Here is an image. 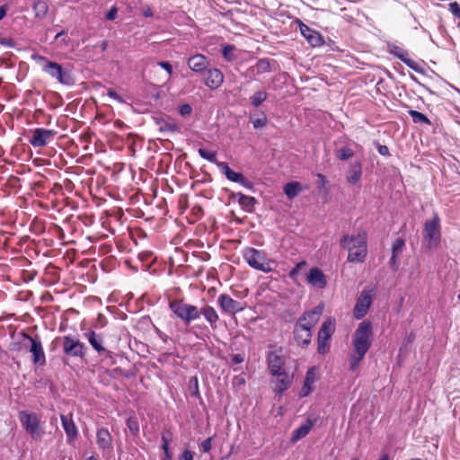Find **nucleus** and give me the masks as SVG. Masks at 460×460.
I'll use <instances>...</instances> for the list:
<instances>
[{
  "label": "nucleus",
  "mask_w": 460,
  "mask_h": 460,
  "mask_svg": "<svg viewBox=\"0 0 460 460\" xmlns=\"http://www.w3.org/2000/svg\"><path fill=\"white\" fill-rule=\"evenodd\" d=\"M373 339L372 325L368 321H362L352 337V351L349 354V369L355 371L368 351Z\"/></svg>",
  "instance_id": "nucleus-1"
},
{
  "label": "nucleus",
  "mask_w": 460,
  "mask_h": 460,
  "mask_svg": "<svg viewBox=\"0 0 460 460\" xmlns=\"http://www.w3.org/2000/svg\"><path fill=\"white\" fill-rule=\"evenodd\" d=\"M341 243L349 252V261L362 262L365 260L367 256V234L364 231H359L354 235H344Z\"/></svg>",
  "instance_id": "nucleus-2"
},
{
  "label": "nucleus",
  "mask_w": 460,
  "mask_h": 460,
  "mask_svg": "<svg viewBox=\"0 0 460 460\" xmlns=\"http://www.w3.org/2000/svg\"><path fill=\"white\" fill-rule=\"evenodd\" d=\"M33 59L41 66V69L49 75L52 78L57 79L62 84H72L73 79L70 74L65 71L62 66L56 63L48 60L41 56H34Z\"/></svg>",
  "instance_id": "nucleus-3"
},
{
  "label": "nucleus",
  "mask_w": 460,
  "mask_h": 460,
  "mask_svg": "<svg viewBox=\"0 0 460 460\" xmlns=\"http://www.w3.org/2000/svg\"><path fill=\"white\" fill-rule=\"evenodd\" d=\"M243 255L250 267L265 273L272 270L273 261L269 259L263 252L248 247L243 250Z\"/></svg>",
  "instance_id": "nucleus-4"
},
{
  "label": "nucleus",
  "mask_w": 460,
  "mask_h": 460,
  "mask_svg": "<svg viewBox=\"0 0 460 460\" xmlns=\"http://www.w3.org/2000/svg\"><path fill=\"white\" fill-rule=\"evenodd\" d=\"M19 420L22 428L31 437L32 439L41 440L44 431L41 427V420L39 415L34 412L21 411Z\"/></svg>",
  "instance_id": "nucleus-5"
},
{
  "label": "nucleus",
  "mask_w": 460,
  "mask_h": 460,
  "mask_svg": "<svg viewBox=\"0 0 460 460\" xmlns=\"http://www.w3.org/2000/svg\"><path fill=\"white\" fill-rule=\"evenodd\" d=\"M440 241V220L438 216H435L424 225L423 242L429 249H435L438 247Z\"/></svg>",
  "instance_id": "nucleus-6"
},
{
  "label": "nucleus",
  "mask_w": 460,
  "mask_h": 460,
  "mask_svg": "<svg viewBox=\"0 0 460 460\" xmlns=\"http://www.w3.org/2000/svg\"><path fill=\"white\" fill-rule=\"evenodd\" d=\"M375 294V289L372 288H365L361 291L353 309V315L356 319H361L367 314Z\"/></svg>",
  "instance_id": "nucleus-7"
},
{
  "label": "nucleus",
  "mask_w": 460,
  "mask_h": 460,
  "mask_svg": "<svg viewBox=\"0 0 460 460\" xmlns=\"http://www.w3.org/2000/svg\"><path fill=\"white\" fill-rule=\"evenodd\" d=\"M172 312L181 319L185 323L199 318V310L197 306L183 303L181 301H176L170 305Z\"/></svg>",
  "instance_id": "nucleus-8"
},
{
  "label": "nucleus",
  "mask_w": 460,
  "mask_h": 460,
  "mask_svg": "<svg viewBox=\"0 0 460 460\" xmlns=\"http://www.w3.org/2000/svg\"><path fill=\"white\" fill-rule=\"evenodd\" d=\"M21 343L32 354V361L34 364L40 366L45 364V354L40 340L22 333Z\"/></svg>",
  "instance_id": "nucleus-9"
},
{
  "label": "nucleus",
  "mask_w": 460,
  "mask_h": 460,
  "mask_svg": "<svg viewBox=\"0 0 460 460\" xmlns=\"http://www.w3.org/2000/svg\"><path fill=\"white\" fill-rule=\"evenodd\" d=\"M320 377L319 367L313 366L307 369L305 375L303 385L299 390L298 395L300 398L309 396L316 388V384Z\"/></svg>",
  "instance_id": "nucleus-10"
},
{
  "label": "nucleus",
  "mask_w": 460,
  "mask_h": 460,
  "mask_svg": "<svg viewBox=\"0 0 460 460\" xmlns=\"http://www.w3.org/2000/svg\"><path fill=\"white\" fill-rule=\"evenodd\" d=\"M217 304L222 313L234 314L244 309V305L233 299L229 295L221 294L217 297Z\"/></svg>",
  "instance_id": "nucleus-11"
},
{
  "label": "nucleus",
  "mask_w": 460,
  "mask_h": 460,
  "mask_svg": "<svg viewBox=\"0 0 460 460\" xmlns=\"http://www.w3.org/2000/svg\"><path fill=\"white\" fill-rule=\"evenodd\" d=\"M217 165L229 181L237 182L247 189L252 188V183L251 181H249L242 173L233 171L226 163L220 162L217 163Z\"/></svg>",
  "instance_id": "nucleus-12"
},
{
  "label": "nucleus",
  "mask_w": 460,
  "mask_h": 460,
  "mask_svg": "<svg viewBox=\"0 0 460 460\" xmlns=\"http://www.w3.org/2000/svg\"><path fill=\"white\" fill-rule=\"evenodd\" d=\"M63 349L66 354L72 357H84V345L70 336L64 337Z\"/></svg>",
  "instance_id": "nucleus-13"
},
{
  "label": "nucleus",
  "mask_w": 460,
  "mask_h": 460,
  "mask_svg": "<svg viewBox=\"0 0 460 460\" xmlns=\"http://www.w3.org/2000/svg\"><path fill=\"white\" fill-rule=\"evenodd\" d=\"M306 282L314 288L323 289L327 285L326 276L317 267H314L308 270L305 275Z\"/></svg>",
  "instance_id": "nucleus-14"
},
{
  "label": "nucleus",
  "mask_w": 460,
  "mask_h": 460,
  "mask_svg": "<svg viewBox=\"0 0 460 460\" xmlns=\"http://www.w3.org/2000/svg\"><path fill=\"white\" fill-rule=\"evenodd\" d=\"M54 137V131L45 128H37L33 131L31 144L35 147H41L48 145Z\"/></svg>",
  "instance_id": "nucleus-15"
},
{
  "label": "nucleus",
  "mask_w": 460,
  "mask_h": 460,
  "mask_svg": "<svg viewBox=\"0 0 460 460\" xmlns=\"http://www.w3.org/2000/svg\"><path fill=\"white\" fill-rule=\"evenodd\" d=\"M285 364L281 350H271L268 355V366L271 375L279 374L283 371L282 367Z\"/></svg>",
  "instance_id": "nucleus-16"
},
{
  "label": "nucleus",
  "mask_w": 460,
  "mask_h": 460,
  "mask_svg": "<svg viewBox=\"0 0 460 460\" xmlns=\"http://www.w3.org/2000/svg\"><path fill=\"white\" fill-rule=\"evenodd\" d=\"M112 437L107 429H100L96 433V442L100 450L111 453L113 449Z\"/></svg>",
  "instance_id": "nucleus-17"
},
{
  "label": "nucleus",
  "mask_w": 460,
  "mask_h": 460,
  "mask_svg": "<svg viewBox=\"0 0 460 460\" xmlns=\"http://www.w3.org/2000/svg\"><path fill=\"white\" fill-rule=\"evenodd\" d=\"M323 311V305H320L314 307L313 310L305 313L303 317L298 320V323H302L312 329L319 321Z\"/></svg>",
  "instance_id": "nucleus-18"
},
{
  "label": "nucleus",
  "mask_w": 460,
  "mask_h": 460,
  "mask_svg": "<svg viewBox=\"0 0 460 460\" xmlns=\"http://www.w3.org/2000/svg\"><path fill=\"white\" fill-rule=\"evenodd\" d=\"M224 82V75L217 68L208 69L205 77V84L210 89H217Z\"/></svg>",
  "instance_id": "nucleus-19"
},
{
  "label": "nucleus",
  "mask_w": 460,
  "mask_h": 460,
  "mask_svg": "<svg viewBox=\"0 0 460 460\" xmlns=\"http://www.w3.org/2000/svg\"><path fill=\"white\" fill-rule=\"evenodd\" d=\"M273 376H277V380L273 388L276 394H281L293 383V376L288 374L285 371H281L279 374H274Z\"/></svg>",
  "instance_id": "nucleus-20"
},
{
  "label": "nucleus",
  "mask_w": 460,
  "mask_h": 460,
  "mask_svg": "<svg viewBox=\"0 0 460 460\" xmlns=\"http://www.w3.org/2000/svg\"><path fill=\"white\" fill-rule=\"evenodd\" d=\"M311 329L302 323H296L295 327V339L298 345L307 346L311 342Z\"/></svg>",
  "instance_id": "nucleus-21"
},
{
  "label": "nucleus",
  "mask_w": 460,
  "mask_h": 460,
  "mask_svg": "<svg viewBox=\"0 0 460 460\" xmlns=\"http://www.w3.org/2000/svg\"><path fill=\"white\" fill-rule=\"evenodd\" d=\"M314 427V421L310 419H307L304 423H302L299 427L295 429L290 437V441L292 443H296L303 438H305Z\"/></svg>",
  "instance_id": "nucleus-22"
},
{
  "label": "nucleus",
  "mask_w": 460,
  "mask_h": 460,
  "mask_svg": "<svg viewBox=\"0 0 460 460\" xmlns=\"http://www.w3.org/2000/svg\"><path fill=\"white\" fill-rule=\"evenodd\" d=\"M188 66L194 72H202L208 68V60L205 56L196 54L188 59Z\"/></svg>",
  "instance_id": "nucleus-23"
},
{
  "label": "nucleus",
  "mask_w": 460,
  "mask_h": 460,
  "mask_svg": "<svg viewBox=\"0 0 460 460\" xmlns=\"http://www.w3.org/2000/svg\"><path fill=\"white\" fill-rule=\"evenodd\" d=\"M362 165L359 162H354L349 164L346 172L347 181L351 185H356L361 179Z\"/></svg>",
  "instance_id": "nucleus-24"
},
{
  "label": "nucleus",
  "mask_w": 460,
  "mask_h": 460,
  "mask_svg": "<svg viewBox=\"0 0 460 460\" xmlns=\"http://www.w3.org/2000/svg\"><path fill=\"white\" fill-rule=\"evenodd\" d=\"M302 35L307 40L308 43L313 47L321 46L323 42L322 36L317 31L311 30L305 24L300 26Z\"/></svg>",
  "instance_id": "nucleus-25"
},
{
  "label": "nucleus",
  "mask_w": 460,
  "mask_h": 460,
  "mask_svg": "<svg viewBox=\"0 0 460 460\" xmlns=\"http://www.w3.org/2000/svg\"><path fill=\"white\" fill-rule=\"evenodd\" d=\"M61 422L63 429L67 437V440L70 442L74 440L77 436V428L73 420L71 415H61Z\"/></svg>",
  "instance_id": "nucleus-26"
},
{
  "label": "nucleus",
  "mask_w": 460,
  "mask_h": 460,
  "mask_svg": "<svg viewBox=\"0 0 460 460\" xmlns=\"http://www.w3.org/2000/svg\"><path fill=\"white\" fill-rule=\"evenodd\" d=\"M334 331H335V319L332 317H329L323 322V323L318 332V337H320L321 339L330 340V338L333 334Z\"/></svg>",
  "instance_id": "nucleus-27"
},
{
  "label": "nucleus",
  "mask_w": 460,
  "mask_h": 460,
  "mask_svg": "<svg viewBox=\"0 0 460 460\" xmlns=\"http://www.w3.org/2000/svg\"><path fill=\"white\" fill-rule=\"evenodd\" d=\"M302 190V185L297 181H291L284 186V192L290 199L296 197Z\"/></svg>",
  "instance_id": "nucleus-28"
},
{
  "label": "nucleus",
  "mask_w": 460,
  "mask_h": 460,
  "mask_svg": "<svg viewBox=\"0 0 460 460\" xmlns=\"http://www.w3.org/2000/svg\"><path fill=\"white\" fill-rule=\"evenodd\" d=\"M202 314L208 323L212 326L218 321V314L217 311L210 305L204 306L200 311L199 314Z\"/></svg>",
  "instance_id": "nucleus-29"
},
{
  "label": "nucleus",
  "mask_w": 460,
  "mask_h": 460,
  "mask_svg": "<svg viewBox=\"0 0 460 460\" xmlns=\"http://www.w3.org/2000/svg\"><path fill=\"white\" fill-rule=\"evenodd\" d=\"M85 336L89 343L95 350H97L98 352H102L105 350L104 347L102 346V339L94 332H90L86 333Z\"/></svg>",
  "instance_id": "nucleus-30"
},
{
  "label": "nucleus",
  "mask_w": 460,
  "mask_h": 460,
  "mask_svg": "<svg viewBox=\"0 0 460 460\" xmlns=\"http://www.w3.org/2000/svg\"><path fill=\"white\" fill-rule=\"evenodd\" d=\"M33 11L35 16L40 19H43L46 17L49 12V5L44 0H38L33 4Z\"/></svg>",
  "instance_id": "nucleus-31"
},
{
  "label": "nucleus",
  "mask_w": 460,
  "mask_h": 460,
  "mask_svg": "<svg viewBox=\"0 0 460 460\" xmlns=\"http://www.w3.org/2000/svg\"><path fill=\"white\" fill-rule=\"evenodd\" d=\"M390 52L406 63L408 66H412V61L408 58V54L401 48L394 46L391 48Z\"/></svg>",
  "instance_id": "nucleus-32"
},
{
  "label": "nucleus",
  "mask_w": 460,
  "mask_h": 460,
  "mask_svg": "<svg viewBox=\"0 0 460 460\" xmlns=\"http://www.w3.org/2000/svg\"><path fill=\"white\" fill-rule=\"evenodd\" d=\"M237 196L240 205L248 211L251 210L256 203V200L253 197L245 196L241 193H239Z\"/></svg>",
  "instance_id": "nucleus-33"
},
{
  "label": "nucleus",
  "mask_w": 460,
  "mask_h": 460,
  "mask_svg": "<svg viewBox=\"0 0 460 460\" xmlns=\"http://www.w3.org/2000/svg\"><path fill=\"white\" fill-rule=\"evenodd\" d=\"M404 245H405L404 241L400 238L396 239L394 242L393 247H392L393 255H392V259H391L393 263H395L396 256L402 252Z\"/></svg>",
  "instance_id": "nucleus-34"
},
{
  "label": "nucleus",
  "mask_w": 460,
  "mask_h": 460,
  "mask_svg": "<svg viewBox=\"0 0 460 460\" xmlns=\"http://www.w3.org/2000/svg\"><path fill=\"white\" fill-rule=\"evenodd\" d=\"M267 98V93L264 91L256 92L252 97V104L255 107L260 106Z\"/></svg>",
  "instance_id": "nucleus-35"
},
{
  "label": "nucleus",
  "mask_w": 460,
  "mask_h": 460,
  "mask_svg": "<svg viewBox=\"0 0 460 460\" xmlns=\"http://www.w3.org/2000/svg\"><path fill=\"white\" fill-rule=\"evenodd\" d=\"M199 155L202 158L208 160V162L217 164L216 152L211 151V150H207V149L199 148Z\"/></svg>",
  "instance_id": "nucleus-36"
},
{
  "label": "nucleus",
  "mask_w": 460,
  "mask_h": 460,
  "mask_svg": "<svg viewBox=\"0 0 460 460\" xmlns=\"http://www.w3.org/2000/svg\"><path fill=\"white\" fill-rule=\"evenodd\" d=\"M410 115L415 123L422 122V123L429 124V119L424 114H422L417 111H411Z\"/></svg>",
  "instance_id": "nucleus-37"
},
{
  "label": "nucleus",
  "mask_w": 460,
  "mask_h": 460,
  "mask_svg": "<svg viewBox=\"0 0 460 460\" xmlns=\"http://www.w3.org/2000/svg\"><path fill=\"white\" fill-rule=\"evenodd\" d=\"M353 151L351 148L344 146L339 149L338 151V158L341 160H348L353 156Z\"/></svg>",
  "instance_id": "nucleus-38"
},
{
  "label": "nucleus",
  "mask_w": 460,
  "mask_h": 460,
  "mask_svg": "<svg viewBox=\"0 0 460 460\" xmlns=\"http://www.w3.org/2000/svg\"><path fill=\"white\" fill-rule=\"evenodd\" d=\"M256 73H265L270 70V63L267 60H260L254 66Z\"/></svg>",
  "instance_id": "nucleus-39"
},
{
  "label": "nucleus",
  "mask_w": 460,
  "mask_h": 460,
  "mask_svg": "<svg viewBox=\"0 0 460 460\" xmlns=\"http://www.w3.org/2000/svg\"><path fill=\"white\" fill-rule=\"evenodd\" d=\"M318 353L320 354H325L329 350V340L326 339H321L318 337V348H317Z\"/></svg>",
  "instance_id": "nucleus-40"
},
{
  "label": "nucleus",
  "mask_w": 460,
  "mask_h": 460,
  "mask_svg": "<svg viewBox=\"0 0 460 460\" xmlns=\"http://www.w3.org/2000/svg\"><path fill=\"white\" fill-rule=\"evenodd\" d=\"M234 50V46L226 45L223 48L222 54L226 60L231 61V60L234 59V56L233 54Z\"/></svg>",
  "instance_id": "nucleus-41"
},
{
  "label": "nucleus",
  "mask_w": 460,
  "mask_h": 460,
  "mask_svg": "<svg viewBox=\"0 0 460 460\" xmlns=\"http://www.w3.org/2000/svg\"><path fill=\"white\" fill-rule=\"evenodd\" d=\"M306 265V262L305 261H300L298 262L295 268H293L290 272H289V277L293 279V280H296V277L299 273V271L301 270L302 268H304L305 266Z\"/></svg>",
  "instance_id": "nucleus-42"
},
{
  "label": "nucleus",
  "mask_w": 460,
  "mask_h": 460,
  "mask_svg": "<svg viewBox=\"0 0 460 460\" xmlns=\"http://www.w3.org/2000/svg\"><path fill=\"white\" fill-rule=\"evenodd\" d=\"M127 425L132 434L136 435L138 432V423L136 419L129 418L127 421Z\"/></svg>",
  "instance_id": "nucleus-43"
},
{
  "label": "nucleus",
  "mask_w": 460,
  "mask_h": 460,
  "mask_svg": "<svg viewBox=\"0 0 460 460\" xmlns=\"http://www.w3.org/2000/svg\"><path fill=\"white\" fill-rule=\"evenodd\" d=\"M252 122L253 124V127L256 128H263L267 123V118L265 117L264 114H261L260 117L252 119Z\"/></svg>",
  "instance_id": "nucleus-44"
},
{
  "label": "nucleus",
  "mask_w": 460,
  "mask_h": 460,
  "mask_svg": "<svg viewBox=\"0 0 460 460\" xmlns=\"http://www.w3.org/2000/svg\"><path fill=\"white\" fill-rule=\"evenodd\" d=\"M163 450L164 452V460H172V456L169 451V442L165 438H163Z\"/></svg>",
  "instance_id": "nucleus-45"
},
{
  "label": "nucleus",
  "mask_w": 460,
  "mask_h": 460,
  "mask_svg": "<svg viewBox=\"0 0 460 460\" xmlns=\"http://www.w3.org/2000/svg\"><path fill=\"white\" fill-rule=\"evenodd\" d=\"M450 12L457 18H460V6L456 2L449 4Z\"/></svg>",
  "instance_id": "nucleus-46"
},
{
  "label": "nucleus",
  "mask_w": 460,
  "mask_h": 460,
  "mask_svg": "<svg viewBox=\"0 0 460 460\" xmlns=\"http://www.w3.org/2000/svg\"><path fill=\"white\" fill-rule=\"evenodd\" d=\"M107 94L109 97H111V99L119 102H121L123 103L124 102V100L122 99L121 96H119L114 90L112 89H109L108 92H107Z\"/></svg>",
  "instance_id": "nucleus-47"
},
{
  "label": "nucleus",
  "mask_w": 460,
  "mask_h": 460,
  "mask_svg": "<svg viewBox=\"0 0 460 460\" xmlns=\"http://www.w3.org/2000/svg\"><path fill=\"white\" fill-rule=\"evenodd\" d=\"M191 111H192V109L189 104H183V105L180 106V109H179V112L182 116H187V115L190 114Z\"/></svg>",
  "instance_id": "nucleus-48"
},
{
  "label": "nucleus",
  "mask_w": 460,
  "mask_h": 460,
  "mask_svg": "<svg viewBox=\"0 0 460 460\" xmlns=\"http://www.w3.org/2000/svg\"><path fill=\"white\" fill-rule=\"evenodd\" d=\"M158 66H160L162 68H164L168 73L169 75H172V66L168 62L161 61L158 63Z\"/></svg>",
  "instance_id": "nucleus-49"
},
{
  "label": "nucleus",
  "mask_w": 460,
  "mask_h": 460,
  "mask_svg": "<svg viewBox=\"0 0 460 460\" xmlns=\"http://www.w3.org/2000/svg\"><path fill=\"white\" fill-rule=\"evenodd\" d=\"M211 438H208L202 442L201 447L204 452H208L211 449Z\"/></svg>",
  "instance_id": "nucleus-50"
},
{
  "label": "nucleus",
  "mask_w": 460,
  "mask_h": 460,
  "mask_svg": "<svg viewBox=\"0 0 460 460\" xmlns=\"http://www.w3.org/2000/svg\"><path fill=\"white\" fill-rule=\"evenodd\" d=\"M179 460H193V455L190 450H184L179 457Z\"/></svg>",
  "instance_id": "nucleus-51"
},
{
  "label": "nucleus",
  "mask_w": 460,
  "mask_h": 460,
  "mask_svg": "<svg viewBox=\"0 0 460 460\" xmlns=\"http://www.w3.org/2000/svg\"><path fill=\"white\" fill-rule=\"evenodd\" d=\"M0 44L2 46L8 47V48L14 47V42L11 39L1 38L0 39Z\"/></svg>",
  "instance_id": "nucleus-52"
},
{
  "label": "nucleus",
  "mask_w": 460,
  "mask_h": 460,
  "mask_svg": "<svg viewBox=\"0 0 460 460\" xmlns=\"http://www.w3.org/2000/svg\"><path fill=\"white\" fill-rule=\"evenodd\" d=\"M117 12L118 11H117L116 7H111V10L107 13V19L110 21L114 20L116 18Z\"/></svg>",
  "instance_id": "nucleus-53"
},
{
  "label": "nucleus",
  "mask_w": 460,
  "mask_h": 460,
  "mask_svg": "<svg viewBox=\"0 0 460 460\" xmlns=\"http://www.w3.org/2000/svg\"><path fill=\"white\" fill-rule=\"evenodd\" d=\"M378 152H379L382 155H388V148H387V146H379V147H378Z\"/></svg>",
  "instance_id": "nucleus-54"
},
{
  "label": "nucleus",
  "mask_w": 460,
  "mask_h": 460,
  "mask_svg": "<svg viewBox=\"0 0 460 460\" xmlns=\"http://www.w3.org/2000/svg\"><path fill=\"white\" fill-rule=\"evenodd\" d=\"M233 361L235 364L242 363L243 361V357L241 356V355H234V358H233Z\"/></svg>",
  "instance_id": "nucleus-55"
},
{
  "label": "nucleus",
  "mask_w": 460,
  "mask_h": 460,
  "mask_svg": "<svg viewBox=\"0 0 460 460\" xmlns=\"http://www.w3.org/2000/svg\"><path fill=\"white\" fill-rule=\"evenodd\" d=\"M5 14H6V7L0 6V21L5 16Z\"/></svg>",
  "instance_id": "nucleus-56"
},
{
  "label": "nucleus",
  "mask_w": 460,
  "mask_h": 460,
  "mask_svg": "<svg viewBox=\"0 0 460 460\" xmlns=\"http://www.w3.org/2000/svg\"><path fill=\"white\" fill-rule=\"evenodd\" d=\"M190 382H194V384H195V387H196V392H195V394H199V391H198V379H197V377H192V378H191V380H190Z\"/></svg>",
  "instance_id": "nucleus-57"
},
{
  "label": "nucleus",
  "mask_w": 460,
  "mask_h": 460,
  "mask_svg": "<svg viewBox=\"0 0 460 460\" xmlns=\"http://www.w3.org/2000/svg\"><path fill=\"white\" fill-rule=\"evenodd\" d=\"M379 460H389V456L387 455H383Z\"/></svg>",
  "instance_id": "nucleus-58"
},
{
  "label": "nucleus",
  "mask_w": 460,
  "mask_h": 460,
  "mask_svg": "<svg viewBox=\"0 0 460 460\" xmlns=\"http://www.w3.org/2000/svg\"><path fill=\"white\" fill-rule=\"evenodd\" d=\"M87 460H97L94 456H90L87 458Z\"/></svg>",
  "instance_id": "nucleus-59"
},
{
  "label": "nucleus",
  "mask_w": 460,
  "mask_h": 460,
  "mask_svg": "<svg viewBox=\"0 0 460 460\" xmlns=\"http://www.w3.org/2000/svg\"><path fill=\"white\" fill-rule=\"evenodd\" d=\"M62 34H63V32L58 33L57 36H56V39H58Z\"/></svg>",
  "instance_id": "nucleus-60"
},
{
  "label": "nucleus",
  "mask_w": 460,
  "mask_h": 460,
  "mask_svg": "<svg viewBox=\"0 0 460 460\" xmlns=\"http://www.w3.org/2000/svg\"><path fill=\"white\" fill-rule=\"evenodd\" d=\"M279 413L282 414V408H279Z\"/></svg>",
  "instance_id": "nucleus-61"
},
{
  "label": "nucleus",
  "mask_w": 460,
  "mask_h": 460,
  "mask_svg": "<svg viewBox=\"0 0 460 460\" xmlns=\"http://www.w3.org/2000/svg\"><path fill=\"white\" fill-rule=\"evenodd\" d=\"M239 382L243 383V382H244V380L242 378V379H239Z\"/></svg>",
  "instance_id": "nucleus-62"
},
{
  "label": "nucleus",
  "mask_w": 460,
  "mask_h": 460,
  "mask_svg": "<svg viewBox=\"0 0 460 460\" xmlns=\"http://www.w3.org/2000/svg\"><path fill=\"white\" fill-rule=\"evenodd\" d=\"M239 382L243 383V382H244V380L242 378V379H239Z\"/></svg>",
  "instance_id": "nucleus-63"
},
{
  "label": "nucleus",
  "mask_w": 460,
  "mask_h": 460,
  "mask_svg": "<svg viewBox=\"0 0 460 460\" xmlns=\"http://www.w3.org/2000/svg\"><path fill=\"white\" fill-rule=\"evenodd\" d=\"M351 460H359V459H358V457H355V458H353V459H351Z\"/></svg>",
  "instance_id": "nucleus-64"
}]
</instances>
